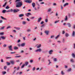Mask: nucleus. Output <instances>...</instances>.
<instances>
[{
	"instance_id": "f257e3e1",
	"label": "nucleus",
	"mask_w": 75,
	"mask_h": 75,
	"mask_svg": "<svg viewBox=\"0 0 75 75\" xmlns=\"http://www.w3.org/2000/svg\"><path fill=\"white\" fill-rule=\"evenodd\" d=\"M17 5L16 6V7H20L23 5L22 1L19 2L17 3Z\"/></svg>"
},
{
	"instance_id": "f03ea898",
	"label": "nucleus",
	"mask_w": 75,
	"mask_h": 75,
	"mask_svg": "<svg viewBox=\"0 0 75 75\" xmlns=\"http://www.w3.org/2000/svg\"><path fill=\"white\" fill-rule=\"evenodd\" d=\"M26 3H32V0H26L25 1Z\"/></svg>"
},
{
	"instance_id": "7ed1b4c3",
	"label": "nucleus",
	"mask_w": 75,
	"mask_h": 75,
	"mask_svg": "<svg viewBox=\"0 0 75 75\" xmlns=\"http://www.w3.org/2000/svg\"><path fill=\"white\" fill-rule=\"evenodd\" d=\"M9 50L10 51H13V49H12V46L11 45L8 47Z\"/></svg>"
},
{
	"instance_id": "20e7f679",
	"label": "nucleus",
	"mask_w": 75,
	"mask_h": 75,
	"mask_svg": "<svg viewBox=\"0 0 75 75\" xmlns=\"http://www.w3.org/2000/svg\"><path fill=\"white\" fill-rule=\"evenodd\" d=\"M20 11V10L16 9H14L13 10V12L14 13H17V12H18Z\"/></svg>"
},
{
	"instance_id": "39448f33",
	"label": "nucleus",
	"mask_w": 75,
	"mask_h": 75,
	"mask_svg": "<svg viewBox=\"0 0 75 75\" xmlns=\"http://www.w3.org/2000/svg\"><path fill=\"white\" fill-rule=\"evenodd\" d=\"M35 52H37L38 51H39V52H41V49H39L36 50L35 51Z\"/></svg>"
},
{
	"instance_id": "423d86ee",
	"label": "nucleus",
	"mask_w": 75,
	"mask_h": 75,
	"mask_svg": "<svg viewBox=\"0 0 75 75\" xmlns=\"http://www.w3.org/2000/svg\"><path fill=\"white\" fill-rule=\"evenodd\" d=\"M21 44V47H24L25 46V43H23Z\"/></svg>"
},
{
	"instance_id": "0eeeda50",
	"label": "nucleus",
	"mask_w": 75,
	"mask_h": 75,
	"mask_svg": "<svg viewBox=\"0 0 75 75\" xmlns=\"http://www.w3.org/2000/svg\"><path fill=\"white\" fill-rule=\"evenodd\" d=\"M26 16H27V17H29V15H31V13H26Z\"/></svg>"
},
{
	"instance_id": "6e6552de",
	"label": "nucleus",
	"mask_w": 75,
	"mask_h": 75,
	"mask_svg": "<svg viewBox=\"0 0 75 75\" xmlns=\"http://www.w3.org/2000/svg\"><path fill=\"white\" fill-rule=\"evenodd\" d=\"M1 38L2 39V40H6V37L4 36H2L1 37Z\"/></svg>"
},
{
	"instance_id": "1a4fd4ad",
	"label": "nucleus",
	"mask_w": 75,
	"mask_h": 75,
	"mask_svg": "<svg viewBox=\"0 0 75 75\" xmlns=\"http://www.w3.org/2000/svg\"><path fill=\"white\" fill-rule=\"evenodd\" d=\"M32 6L33 8L35 7V3H32Z\"/></svg>"
},
{
	"instance_id": "9d476101",
	"label": "nucleus",
	"mask_w": 75,
	"mask_h": 75,
	"mask_svg": "<svg viewBox=\"0 0 75 75\" xmlns=\"http://www.w3.org/2000/svg\"><path fill=\"white\" fill-rule=\"evenodd\" d=\"M24 15L23 14H21L19 15L18 16L19 17H23Z\"/></svg>"
},
{
	"instance_id": "9b49d317",
	"label": "nucleus",
	"mask_w": 75,
	"mask_h": 75,
	"mask_svg": "<svg viewBox=\"0 0 75 75\" xmlns=\"http://www.w3.org/2000/svg\"><path fill=\"white\" fill-rule=\"evenodd\" d=\"M42 19V18L41 17L39 18H38V23H40V21Z\"/></svg>"
},
{
	"instance_id": "f8f14e48",
	"label": "nucleus",
	"mask_w": 75,
	"mask_h": 75,
	"mask_svg": "<svg viewBox=\"0 0 75 75\" xmlns=\"http://www.w3.org/2000/svg\"><path fill=\"white\" fill-rule=\"evenodd\" d=\"M49 33V31H45V33L47 34V35H48V33Z\"/></svg>"
},
{
	"instance_id": "ddd939ff",
	"label": "nucleus",
	"mask_w": 75,
	"mask_h": 75,
	"mask_svg": "<svg viewBox=\"0 0 75 75\" xmlns=\"http://www.w3.org/2000/svg\"><path fill=\"white\" fill-rule=\"evenodd\" d=\"M52 52H53L52 50H50L49 52V54H52Z\"/></svg>"
},
{
	"instance_id": "4468645a",
	"label": "nucleus",
	"mask_w": 75,
	"mask_h": 75,
	"mask_svg": "<svg viewBox=\"0 0 75 75\" xmlns=\"http://www.w3.org/2000/svg\"><path fill=\"white\" fill-rule=\"evenodd\" d=\"M70 62H74V60L73 59H70Z\"/></svg>"
},
{
	"instance_id": "2eb2a0df",
	"label": "nucleus",
	"mask_w": 75,
	"mask_h": 75,
	"mask_svg": "<svg viewBox=\"0 0 75 75\" xmlns=\"http://www.w3.org/2000/svg\"><path fill=\"white\" fill-rule=\"evenodd\" d=\"M28 62H25V65L26 66H27V65H28Z\"/></svg>"
},
{
	"instance_id": "dca6fc26",
	"label": "nucleus",
	"mask_w": 75,
	"mask_h": 75,
	"mask_svg": "<svg viewBox=\"0 0 75 75\" xmlns=\"http://www.w3.org/2000/svg\"><path fill=\"white\" fill-rule=\"evenodd\" d=\"M1 18L3 20H7V19H6V18H4V17L2 16H1Z\"/></svg>"
},
{
	"instance_id": "f3484780",
	"label": "nucleus",
	"mask_w": 75,
	"mask_h": 75,
	"mask_svg": "<svg viewBox=\"0 0 75 75\" xmlns=\"http://www.w3.org/2000/svg\"><path fill=\"white\" fill-rule=\"evenodd\" d=\"M51 10H52V9H51V8H49L47 10V11H48V12H50V11H51Z\"/></svg>"
},
{
	"instance_id": "a211bd4d",
	"label": "nucleus",
	"mask_w": 75,
	"mask_h": 75,
	"mask_svg": "<svg viewBox=\"0 0 75 75\" xmlns=\"http://www.w3.org/2000/svg\"><path fill=\"white\" fill-rule=\"evenodd\" d=\"M18 48L16 47H13V49H14V50H18Z\"/></svg>"
},
{
	"instance_id": "6ab92c4d",
	"label": "nucleus",
	"mask_w": 75,
	"mask_h": 75,
	"mask_svg": "<svg viewBox=\"0 0 75 75\" xmlns=\"http://www.w3.org/2000/svg\"><path fill=\"white\" fill-rule=\"evenodd\" d=\"M68 3H66L63 5V6L64 7H65L66 6H68Z\"/></svg>"
},
{
	"instance_id": "aec40b11",
	"label": "nucleus",
	"mask_w": 75,
	"mask_h": 75,
	"mask_svg": "<svg viewBox=\"0 0 75 75\" xmlns=\"http://www.w3.org/2000/svg\"><path fill=\"white\" fill-rule=\"evenodd\" d=\"M67 25H68V27H71V25L70 23H67Z\"/></svg>"
},
{
	"instance_id": "412c9836",
	"label": "nucleus",
	"mask_w": 75,
	"mask_h": 75,
	"mask_svg": "<svg viewBox=\"0 0 75 75\" xmlns=\"http://www.w3.org/2000/svg\"><path fill=\"white\" fill-rule=\"evenodd\" d=\"M69 34H68V33H66L65 34V36L67 37H68V36H69Z\"/></svg>"
},
{
	"instance_id": "4be33fe9",
	"label": "nucleus",
	"mask_w": 75,
	"mask_h": 75,
	"mask_svg": "<svg viewBox=\"0 0 75 75\" xmlns=\"http://www.w3.org/2000/svg\"><path fill=\"white\" fill-rule=\"evenodd\" d=\"M22 24L23 25L25 24H26V22L25 21H23V22H22Z\"/></svg>"
},
{
	"instance_id": "5701e85b",
	"label": "nucleus",
	"mask_w": 75,
	"mask_h": 75,
	"mask_svg": "<svg viewBox=\"0 0 75 75\" xmlns=\"http://www.w3.org/2000/svg\"><path fill=\"white\" fill-rule=\"evenodd\" d=\"M4 28H5V26H3V27H2L1 28H0V30H4Z\"/></svg>"
},
{
	"instance_id": "b1692460",
	"label": "nucleus",
	"mask_w": 75,
	"mask_h": 75,
	"mask_svg": "<svg viewBox=\"0 0 75 75\" xmlns=\"http://www.w3.org/2000/svg\"><path fill=\"white\" fill-rule=\"evenodd\" d=\"M72 56L73 57V58H75V55L74 53L72 54Z\"/></svg>"
},
{
	"instance_id": "393cba45",
	"label": "nucleus",
	"mask_w": 75,
	"mask_h": 75,
	"mask_svg": "<svg viewBox=\"0 0 75 75\" xmlns=\"http://www.w3.org/2000/svg\"><path fill=\"white\" fill-rule=\"evenodd\" d=\"M2 74H3V75H4V74H6V71H2Z\"/></svg>"
},
{
	"instance_id": "a878e982",
	"label": "nucleus",
	"mask_w": 75,
	"mask_h": 75,
	"mask_svg": "<svg viewBox=\"0 0 75 75\" xmlns=\"http://www.w3.org/2000/svg\"><path fill=\"white\" fill-rule=\"evenodd\" d=\"M14 28H16V29L18 30H20V28H16V27H14Z\"/></svg>"
},
{
	"instance_id": "bb28decb",
	"label": "nucleus",
	"mask_w": 75,
	"mask_h": 75,
	"mask_svg": "<svg viewBox=\"0 0 75 75\" xmlns=\"http://www.w3.org/2000/svg\"><path fill=\"white\" fill-rule=\"evenodd\" d=\"M6 4H7V2H6L3 5V7H4L6 5Z\"/></svg>"
},
{
	"instance_id": "cd10ccee",
	"label": "nucleus",
	"mask_w": 75,
	"mask_h": 75,
	"mask_svg": "<svg viewBox=\"0 0 75 75\" xmlns=\"http://www.w3.org/2000/svg\"><path fill=\"white\" fill-rule=\"evenodd\" d=\"M6 12V10H3V11H2V13H5Z\"/></svg>"
},
{
	"instance_id": "c85d7f7f",
	"label": "nucleus",
	"mask_w": 75,
	"mask_h": 75,
	"mask_svg": "<svg viewBox=\"0 0 75 75\" xmlns=\"http://www.w3.org/2000/svg\"><path fill=\"white\" fill-rule=\"evenodd\" d=\"M11 63L12 64H14V62L13 61H11Z\"/></svg>"
},
{
	"instance_id": "c756f323",
	"label": "nucleus",
	"mask_w": 75,
	"mask_h": 75,
	"mask_svg": "<svg viewBox=\"0 0 75 75\" xmlns=\"http://www.w3.org/2000/svg\"><path fill=\"white\" fill-rule=\"evenodd\" d=\"M41 45L40 44L38 46H37V48H38L41 47Z\"/></svg>"
},
{
	"instance_id": "7c9ffc66",
	"label": "nucleus",
	"mask_w": 75,
	"mask_h": 75,
	"mask_svg": "<svg viewBox=\"0 0 75 75\" xmlns=\"http://www.w3.org/2000/svg\"><path fill=\"white\" fill-rule=\"evenodd\" d=\"M17 46L18 47H21V44H17Z\"/></svg>"
},
{
	"instance_id": "2f4dec72",
	"label": "nucleus",
	"mask_w": 75,
	"mask_h": 75,
	"mask_svg": "<svg viewBox=\"0 0 75 75\" xmlns=\"http://www.w3.org/2000/svg\"><path fill=\"white\" fill-rule=\"evenodd\" d=\"M48 61L49 62V64H48L50 65V64H51V62L50 60H48Z\"/></svg>"
},
{
	"instance_id": "473e14b6",
	"label": "nucleus",
	"mask_w": 75,
	"mask_h": 75,
	"mask_svg": "<svg viewBox=\"0 0 75 75\" xmlns=\"http://www.w3.org/2000/svg\"><path fill=\"white\" fill-rule=\"evenodd\" d=\"M59 20H57V21H55V22H54V23H55V24H56V23H58V22H59Z\"/></svg>"
},
{
	"instance_id": "72a5a7b5",
	"label": "nucleus",
	"mask_w": 75,
	"mask_h": 75,
	"mask_svg": "<svg viewBox=\"0 0 75 75\" xmlns=\"http://www.w3.org/2000/svg\"><path fill=\"white\" fill-rule=\"evenodd\" d=\"M67 19H68V18L67 17V16H66V18H65V21H67Z\"/></svg>"
},
{
	"instance_id": "f704fd0d",
	"label": "nucleus",
	"mask_w": 75,
	"mask_h": 75,
	"mask_svg": "<svg viewBox=\"0 0 75 75\" xmlns=\"http://www.w3.org/2000/svg\"><path fill=\"white\" fill-rule=\"evenodd\" d=\"M21 56H15V58H19L20 57H21Z\"/></svg>"
},
{
	"instance_id": "c9c22d12",
	"label": "nucleus",
	"mask_w": 75,
	"mask_h": 75,
	"mask_svg": "<svg viewBox=\"0 0 75 75\" xmlns=\"http://www.w3.org/2000/svg\"><path fill=\"white\" fill-rule=\"evenodd\" d=\"M48 20L47 19H45V21L46 23H47L48 22Z\"/></svg>"
},
{
	"instance_id": "e433bc0d",
	"label": "nucleus",
	"mask_w": 75,
	"mask_h": 75,
	"mask_svg": "<svg viewBox=\"0 0 75 75\" xmlns=\"http://www.w3.org/2000/svg\"><path fill=\"white\" fill-rule=\"evenodd\" d=\"M61 74L62 75H64V73L63 72V71H62L61 72Z\"/></svg>"
},
{
	"instance_id": "4c0bfd02",
	"label": "nucleus",
	"mask_w": 75,
	"mask_h": 75,
	"mask_svg": "<svg viewBox=\"0 0 75 75\" xmlns=\"http://www.w3.org/2000/svg\"><path fill=\"white\" fill-rule=\"evenodd\" d=\"M6 63L7 64V65H10V63H8V62H7Z\"/></svg>"
},
{
	"instance_id": "58836bf2",
	"label": "nucleus",
	"mask_w": 75,
	"mask_h": 75,
	"mask_svg": "<svg viewBox=\"0 0 75 75\" xmlns=\"http://www.w3.org/2000/svg\"><path fill=\"white\" fill-rule=\"evenodd\" d=\"M0 35H4V33L2 32L0 33Z\"/></svg>"
},
{
	"instance_id": "ea45409f",
	"label": "nucleus",
	"mask_w": 75,
	"mask_h": 75,
	"mask_svg": "<svg viewBox=\"0 0 75 75\" xmlns=\"http://www.w3.org/2000/svg\"><path fill=\"white\" fill-rule=\"evenodd\" d=\"M71 71V69H68L67 70L68 72H69V71Z\"/></svg>"
},
{
	"instance_id": "a19ab883",
	"label": "nucleus",
	"mask_w": 75,
	"mask_h": 75,
	"mask_svg": "<svg viewBox=\"0 0 75 75\" xmlns=\"http://www.w3.org/2000/svg\"><path fill=\"white\" fill-rule=\"evenodd\" d=\"M10 8V7H8V6H7L6 7V9H8V8Z\"/></svg>"
},
{
	"instance_id": "79ce46f5",
	"label": "nucleus",
	"mask_w": 75,
	"mask_h": 75,
	"mask_svg": "<svg viewBox=\"0 0 75 75\" xmlns=\"http://www.w3.org/2000/svg\"><path fill=\"white\" fill-rule=\"evenodd\" d=\"M59 37V35H58L57 37H55V39H57Z\"/></svg>"
},
{
	"instance_id": "37998d69",
	"label": "nucleus",
	"mask_w": 75,
	"mask_h": 75,
	"mask_svg": "<svg viewBox=\"0 0 75 75\" xmlns=\"http://www.w3.org/2000/svg\"><path fill=\"white\" fill-rule=\"evenodd\" d=\"M54 61H57V58H54Z\"/></svg>"
},
{
	"instance_id": "c03bdc74",
	"label": "nucleus",
	"mask_w": 75,
	"mask_h": 75,
	"mask_svg": "<svg viewBox=\"0 0 75 75\" xmlns=\"http://www.w3.org/2000/svg\"><path fill=\"white\" fill-rule=\"evenodd\" d=\"M21 0H16V1H15V2H17L18 1H20Z\"/></svg>"
},
{
	"instance_id": "a18cd8bd",
	"label": "nucleus",
	"mask_w": 75,
	"mask_h": 75,
	"mask_svg": "<svg viewBox=\"0 0 75 75\" xmlns=\"http://www.w3.org/2000/svg\"><path fill=\"white\" fill-rule=\"evenodd\" d=\"M4 69H6V68H7V66H5L4 67Z\"/></svg>"
},
{
	"instance_id": "49530a36",
	"label": "nucleus",
	"mask_w": 75,
	"mask_h": 75,
	"mask_svg": "<svg viewBox=\"0 0 75 75\" xmlns=\"http://www.w3.org/2000/svg\"><path fill=\"white\" fill-rule=\"evenodd\" d=\"M30 31H31V30L28 29V30H27V32H30Z\"/></svg>"
},
{
	"instance_id": "de8ad7c7",
	"label": "nucleus",
	"mask_w": 75,
	"mask_h": 75,
	"mask_svg": "<svg viewBox=\"0 0 75 75\" xmlns=\"http://www.w3.org/2000/svg\"><path fill=\"white\" fill-rule=\"evenodd\" d=\"M35 67H34L33 68V71H35Z\"/></svg>"
},
{
	"instance_id": "09e8293b",
	"label": "nucleus",
	"mask_w": 75,
	"mask_h": 75,
	"mask_svg": "<svg viewBox=\"0 0 75 75\" xmlns=\"http://www.w3.org/2000/svg\"><path fill=\"white\" fill-rule=\"evenodd\" d=\"M62 34H65V31L64 30H63L62 31Z\"/></svg>"
},
{
	"instance_id": "8fccbe9b",
	"label": "nucleus",
	"mask_w": 75,
	"mask_h": 75,
	"mask_svg": "<svg viewBox=\"0 0 75 75\" xmlns=\"http://www.w3.org/2000/svg\"><path fill=\"white\" fill-rule=\"evenodd\" d=\"M11 28V26H9L8 27H7L6 28H7V29H8V28Z\"/></svg>"
},
{
	"instance_id": "3c124183",
	"label": "nucleus",
	"mask_w": 75,
	"mask_h": 75,
	"mask_svg": "<svg viewBox=\"0 0 75 75\" xmlns=\"http://www.w3.org/2000/svg\"><path fill=\"white\" fill-rule=\"evenodd\" d=\"M53 37H54V35H52L50 36V38H53Z\"/></svg>"
},
{
	"instance_id": "603ef678",
	"label": "nucleus",
	"mask_w": 75,
	"mask_h": 75,
	"mask_svg": "<svg viewBox=\"0 0 75 75\" xmlns=\"http://www.w3.org/2000/svg\"><path fill=\"white\" fill-rule=\"evenodd\" d=\"M6 13H8V12H10V10H8V11H6Z\"/></svg>"
},
{
	"instance_id": "864d4df0",
	"label": "nucleus",
	"mask_w": 75,
	"mask_h": 75,
	"mask_svg": "<svg viewBox=\"0 0 75 75\" xmlns=\"http://www.w3.org/2000/svg\"><path fill=\"white\" fill-rule=\"evenodd\" d=\"M53 6H56L57 4L56 3H54L53 4Z\"/></svg>"
},
{
	"instance_id": "5fc2aeb1",
	"label": "nucleus",
	"mask_w": 75,
	"mask_h": 75,
	"mask_svg": "<svg viewBox=\"0 0 75 75\" xmlns=\"http://www.w3.org/2000/svg\"><path fill=\"white\" fill-rule=\"evenodd\" d=\"M1 62H4V61H3V59H1Z\"/></svg>"
},
{
	"instance_id": "6e6d98bb",
	"label": "nucleus",
	"mask_w": 75,
	"mask_h": 75,
	"mask_svg": "<svg viewBox=\"0 0 75 75\" xmlns=\"http://www.w3.org/2000/svg\"><path fill=\"white\" fill-rule=\"evenodd\" d=\"M24 66H25V65L24 64L23 65V66L21 67V68H24Z\"/></svg>"
},
{
	"instance_id": "4d7b16f0",
	"label": "nucleus",
	"mask_w": 75,
	"mask_h": 75,
	"mask_svg": "<svg viewBox=\"0 0 75 75\" xmlns=\"http://www.w3.org/2000/svg\"><path fill=\"white\" fill-rule=\"evenodd\" d=\"M6 46H7V45L6 44H4V47H6Z\"/></svg>"
},
{
	"instance_id": "13d9d810",
	"label": "nucleus",
	"mask_w": 75,
	"mask_h": 75,
	"mask_svg": "<svg viewBox=\"0 0 75 75\" xmlns=\"http://www.w3.org/2000/svg\"><path fill=\"white\" fill-rule=\"evenodd\" d=\"M15 53H16V52H11V54H15Z\"/></svg>"
},
{
	"instance_id": "bf43d9fd",
	"label": "nucleus",
	"mask_w": 75,
	"mask_h": 75,
	"mask_svg": "<svg viewBox=\"0 0 75 75\" xmlns=\"http://www.w3.org/2000/svg\"><path fill=\"white\" fill-rule=\"evenodd\" d=\"M44 23V21H42L41 22V23H40V24H43V23Z\"/></svg>"
},
{
	"instance_id": "052dcab7",
	"label": "nucleus",
	"mask_w": 75,
	"mask_h": 75,
	"mask_svg": "<svg viewBox=\"0 0 75 75\" xmlns=\"http://www.w3.org/2000/svg\"><path fill=\"white\" fill-rule=\"evenodd\" d=\"M33 62V60H31L30 61V62H31L32 63Z\"/></svg>"
},
{
	"instance_id": "680f3d73",
	"label": "nucleus",
	"mask_w": 75,
	"mask_h": 75,
	"mask_svg": "<svg viewBox=\"0 0 75 75\" xmlns=\"http://www.w3.org/2000/svg\"><path fill=\"white\" fill-rule=\"evenodd\" d=\"M61 9L62 10V9H63V7H62V5H61Z\"/></svg>"
},
{
	"instance_id": "e2e57ef3",
	"label": "nucleus",
	"mask_w": 75,
	"mask_h": 75,
	"mask_svg": "<svg viewBox=\"0 0 75 75\" xmlns=\"http://www.w3.org/2000/svg\"><path fill=\"white\" fill-rule=\"evenodd\" d=\"M45 4V3H44V2H41V3H40V4Z\"/></svg>"
},
{
	"instance_id": "0e129e2a",
	"label": "nucleus",
	"mask_w": 75,
	"mask_h": 75,
	"mask_svg": "<svg viewBox=\"0 0 75 75\" xmlns=\"http://www.w3.org/2000/svg\"><path fill=\"white\" fill-rule=\"evenodd\" d=\"M3 22V21L1 20H0V23H1Z\"/></svg>"
},
{
	"instance_id": "69168bd1",
	"label": "nucleus",
	"mask_w": 75,
	"mask_h": 75,
	"mask_svg": "<svg viewBox=\"0 0 75 75\" xmlns=\"http://www.w3.org/2000/svg\"><path fill=\"white\" fill-rule=\"evenodd\" d=\"M27 20L28 21H30V20L28 19V18H27Z\"/></svg>"
},
{
	"instance_id": "338daca9",
	"label": "nucleus",
	"mask_w": 75,
	"mask_h": 75,
	"mask_svg": "<svg viewBox=\"0 0 75 75\" xmlns=\"http://www.w3.org/2000/svg\"><path fill=\"white\" fill-rule=\"evenodd\" d=\"M44 27V25H43L41 26V27Z\"/></svg>"
},
{
	"instance_id": "774afa93",
	"label": "nucleus",
	"mask_w": 75,
	"mask_h": 75,
	"mask_svg": "<svg viewBox=\"0 0 75 75\" xmlns=\"http://www.w3.org/2000/svg\"><path fill=\"white\" fill-rule=\"evenodd\" d=\"M74 29H75V25H74L73 27Z\"/></svg>"
}]
</instances>
